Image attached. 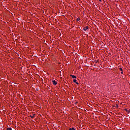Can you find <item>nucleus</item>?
Returning <instances> with one entry per match:
<instances>
[{
	"label": "nucleus",
	"instance_id": "obj_1",
	"mask_svg": "<svg viewBox=\"0 0 130 130\" xmlns=\"http://www.w3.org/2000/svg\"><path fill=\"white\" fill-rule=\"evenodd\" d=\"M52 83H53V84L55 86L57 84V82H56V81H55V80H53L52 81Z\"/></svg>",
	"mask_w": 130,
	"mask_h": 130
},
{
	"label": "nucleus",
	"instance_id": "obj_2",
	"mask_svg": "<svg viewBox=\"0 0 130 130\" xmlns=\"http://www.w3.org/2000/svg\"><path fill=\"white\" fill-rule=\"evenodd\" d=\"M88 29H89V27L86 26V27H85L83 28V30H84V31H87V30H88Z\"/></svg>",
	"mask_w": 130,
	"mask_h": 130
},
{
	"label": "nucleus",
	"instance_id": "obj_3",
	"mask_svg": "<svg viewBox=\"0 0 130 130\" xmlns=\"http://www.w3.org/2000/svg\"><path fill=\"white\" fill-rule=\"evenodd\" d=\"M70 76L73 78V79H77V77L75 75H71Z\"/></svg>",
	"mask_w": 130,
	"mask_h": 130
},
{
	"label": "nucleus",
	"instance_id": "obj_4",
	"mask_svg": "<svg viewBox=\"0 0 130 130\" xmlns=\"http://www.w3.org/2000/svg\"><path fill=\"white\" fill-rule=\"evenodd\" d=\"M35 114H33L32 116L30 115V117H31V118H34V117H35Z\"/></svg>",
	"mask_w": 130,
	"mask_h": 130
},
{
	"label": "nucleus",
	"instance_id": "obj_5",
	"mask_svg": "<svg viewBox=\"0 0 130 130\" xmlns=\"http://www.w3.org/2000/svg\"><path fill=\"white\" fill-rule=\"evenodd\" d=\"M125 111H126V112H127V113H130V110H127L126 109H125Z\"/></svg>",
	"mask_w": 130,
	"mask_h": 130
},
{
	"label": "nucleus",
	"instance_id": "obj_6",
	"mask_svg": "<svg viewBox=\"0 0 130 130\" xmlns=\"http://www.w3.org/2000/svg\"><path fill=\"white\" fill-rule=\"evenodd\" d=\"M69 130H76V129H75V128L72 127V128H70Z\"/></svg>",
	"mask_w": 130,
	"mask_h": 130
},
{
	"label": "nucleus",
	"instance_id": "obj_7",
	"mask_svg": "<svg viewBox=\"0 0 130 130\" xmlns=\"http://www.w3.org/2000/svg\"><path fill=\"white\" fill-rule=\"evenodd\" d=\"M73 82H74V83H76L77 82V80L76 79H74L73 80Z\"/></svg>",
	"mask_w": 130,
	"mask_h": 130
},
{
	"label": "nucleus",
	"instance_id": "obj_8",
	"mask_svg": "<svg viewBox=\"0 0 130 130\" xmlns=\"http://www.w3.org/2000/svg\"><path fill=\"white\" fill-rule=\"evenodd\" d=\"M115 107H116L117 108H118V105L116 104V106H115Z\"/></svg>",
	"mask_w": 130,
	"mask_h": 130
},
{
	"label": "nucleus",
	"instance_id": "obj_9",
	"mask_svg": "<svg viewBox=\"0 0 130 130\" xmlns=\"http://www.w3.org/2000/svg\"><path fill=\"white\" fill-rule=\"evenodd\" d=\"M7 130H12V128L10 127V128H7Z\"/></svg>",
	"mask_w": 130,
	"mask_h": 130
},
{
	"label": "nucleus",
	"instance_id": "obj_10",
	"mask_svg": "<svg viewBox=\"0 0 130 130\" xmlns=\"http://www.w3.org/2000/svg\"><path fill=\"white\" fill-rule=\"evenodd\" d=\"M119 71H121V72H122V68H119Z\"/></svg>",
	"mask_w": 130,
	"mask_h": 130
},
{
	"label": "nucleus",
	"instance_id": "obj_11",
	"mask_svg": "<svg viewBox=\"0 0 130 130\" xmlns=\"http://www.w3.org/2000/svg\"><path fill=\"white\" fill-rule=\"evenodd\" d=\"M121 75H123V71H121Z\"/></svg>",
	"mask_w": 130,
	"mask_h": 130
},
{
	"label": "nucleus",
	"instance_id": "obj_12",
	"mask_svg": "<svg viewBox=\"0 0 130 130\" xmlns=\"http://www.w3.org/2000/svg\"><path fill=\"white\" fill-rule=\"evenodd\" d=\"M76 83V84H77V85H79V83L78 82H75Z\"/></svg>",
	"mask_w": 130,
	"mask_h": 130
},
{
	"label": "nucleus",
	"instance_id": "obj_13",
	"mask_svg": "<svg viewBox=\"0 0 130 130\" xmlns=\"http://www.w3.org/2000/svg\"><path fill=\"white\" fill-rule=\"evenodd\" d=\"M79 20H80V18H77V21H79Z\"/></svg>",
	"mask_w": 130,
	"mask_h": 130
},
{
	"label": "nucleus",
	"instance_id": "obj_14",
	"mask_svg": "<svg viewBox=\"0 0 130 130\" xmlns=\"http://www.w3.org/2000/svg\"><path fill=\"white\" fill-rule=\"evenodd\" d=\"M99 2H102V0H99Z\"/></svg>",
	"mask_w": 130,
	"mask_h": 130
}]
</instances>
